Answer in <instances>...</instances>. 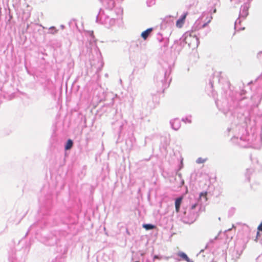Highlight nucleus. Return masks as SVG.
<instances>
[{"label": "nucleus", "mask_w": 262, "mask_h": 262, "mask_svg": "<svg viewBox=\"0 0 262 262\" xmlns=\"http://www.w3.org/2000/svg\"><path fill=\"white\" fill-rule=\"evenodd\" d=\"M183 197L181 196L177 198L175 201L176 211L178 213L180 211V206L182 202Z\"/></svg>", "instance_id": "obj_2"}, {"label": "nucleus", "mask_w": 262, "mask_h": 262, "mask_svg": "<svg viewBox=\"0 0 262 262\" xmlns=\"http://www.w3.org/2000/svg\"><path fill=\"white\" fill-rule=\"evenodd\" d=\"M212 19V16H210L207 19V23H209L211 22V20Z\"/></svg>", "instance_id": "obj_9"}, {"label": "nucleus", "mask_w": 262, "mask_h": 262, "mask_svg": "<svg viewBox=\"0 0 262 262\" xmlns=\"http://www.w3.org/2000/svg\"><path fill=\"white\" fill-rule=\"evenodd\" d=\"M202 198H203L205 199V202L207 201V192L206 191L200 193L199 199L201 200Z\"/></svg>", "instance_id": "obj_6"}, {"label": "nucleus", "mask_w": 262, "mask_h": 262, "mask_svg": "<svg viewBox=\"0 0 262 262\" xmlns=\"http://www.w3.org/2000/svg\"><path fill=\"white\" fill-rule=\"evenodd\" d=\"M143 227L146 230H150V229H154L155 228V226L151 224H144L143 225Z\"/></svg>", "instance_id": "obj_7"}, {"label": "nucleus", "mask_w": 262, "mask_h": 262, "mask_svg": "<svg viewBox=\"0 0 262 262\" xmlns=\"http://www.w3.org/2000/svg\"><path fill=\"white\" fill-rule=\"evenodd\" d=\"M257 230L260 231H262V222L260 224V225L257 227Z\"/></svg>", "instance_id": "obj_8"}, {"label": "nucleus", "mask_w": 262, "mask_h": 262, "mask_svg": "<svg viewBox=\"0 0 262 262\" xmlns=\"http://www.w3.org/2000/svg\"><path fill=\"white\" fill-rule=\"evenodd\" d=\"M197 162L199 163H203V160H201V159H199L197 160Z\"/></svg>", "instance_id": "obj_11"}, {"label": "nucleus", "mask_w": 262, "mask_h": 262, "mask_svg": "<svg viewBox=\"0 0 262 262\" xmlns=\"http://www.w3.org/2000/svg\"><path fill=\"white\" fill-rule=\"evenodd\" d=\"M152 31V28H148L146 30L143 31L141 33L142 37L144 40H146Z\"/></svg>", "instance_id": "obj_3"}, {"label": "nucleus", "mask_w": 262, "mask_h": 262, "mask_svg": "<svg viewBox=\"0 0 262 262\" xmlns=\"http://www.w3.org/2000/svg\"><path fill=\"white\" fill-rule=\"evenodd\" d=\"M259 235V231L258 230V232H257V236Z\"/></svg>", "instance_id": "obj_13"}, {"label": "nucleus", "mask_w": 262, "mask_h": 262, "mask_svg": "<svg viewBox=\"0 0 262 262\" xmlns=\"http://www.w3.org/2000/svg\"><path fill=\"white\" fill-rule=\"evenodd\" d=\"M208 23H205L203 25V28H205L208 24Z\"/></svg>", "instance_id": "obj_12"}, {"label": "nucleus", "mask_w": 262, "mask_h": 262, "mask_svg": "<svg viewBox=\"0 0 262 262\" xmlns=\"http://www.w3.org/2000/svg\"><path fill=\"white\" fill-rule=\"evenodd\" d=\"M179 256L182 258L183 259L185 260L187 262L190 261L189 258L187 256V255L183 252H180L178 254Z\"/></svg>", "instance_id": "obj_5"}, {"label": "nucleus", "mask_w": 262, "mask_h": 262, "mask_svg": "<svg viewBox=\"0 0 262 262\" xmlns=\"http://www.w3.org/2000/svg\"><path fill=\"white\" fill-rule=\"evenodd\" d=\"M197 206H198V204H197V203H195V204H193V205H192L191 206V209H194L196 208V207Z\"/></svg>", "instance_id": "obj_10"}, {"label": "nucleus", "mask_w": 262, "mask_h": 262, "mask_svg": "<svg viewBox=\"0 0 262 262\" xmlns=\"http://www.w3.org/2000/svg\"><path fill=\"white\" fill-rule=\"evenodd\" d=\"M73 141L71 139H69L66 143V145L65 146V149L66 150H69L70 149L72 146H73Z\"/></svg>", "instance_id": "obj_4"}, {"label": "nucleus", "mask_w": 262, "mask_h": 262, "mask_svg": "<svg viewBox=\"0 0 262 262\" xmlns=\"http://www.w3.org/2000/svg\"><path fill=\"white\" fill-rule=\"evenodd\" d=\"M188 15V13H185L180 18L177 20L176 21V26L179 28H181L183 27V25L185 23V19L186 18L187 15Z\"/></svg>", "instance_id": "obj_1"}, {"label": "nucleus", "mask_w": 262, "mask_h": 262, "mask_svg": "<svg viewBox=\"0 0 262 262\" xmlns=\"http://www.w3.org/2000/svg\"><path fill=\"white\" fill-rule=\"evenodd\" d=\"M216 12V9L214 10V12L215 13Z\"/></svg>", "instance_id": "obj_14"}]
</instances>
